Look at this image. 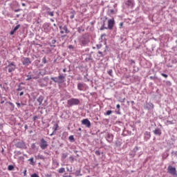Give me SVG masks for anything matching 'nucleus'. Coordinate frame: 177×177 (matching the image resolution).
I'll return each mask as SVG.
<instances>
[{
	"instance_id": "nucleus-1",
	"label": "nucleus",
	"mask_w": 177,
	"mask_h": 177,
	"mask_svg": "<svg viewBox=\"0 0 177 177\" xmlns=\"http://www.w3.org/2000/svg\"><path fill=\"white\" fill-rule=\"evenodd\" d=\"M68 104L69 106H76L77 104H80V100L77 98H71L68 100Z\"/></svg>"
},
{
	"instance_id": "nucleus-2",
	"label": "nucleus",
	"mask_w": 177,
	"mask_h": 177,
	"mask_svg": "<svg viewBox=\"0 0 177 177\" xmlns=\"http://www.w3.org/2000/svg\"><path fill=\"white\" fill-rule=\"evenodd\" d=\"M7 68H8V73H12V71H15L16 70V65L15 64V62L10 63Z\"/></svg>"
},
{
	"instance_id": "nucleus-3",
	"label": "nucleus",
	"mask_w": 177,
	"mask_h": 177,
	"mask_svg": "<svg viewBox=\"0 0 177 177\" xmlns=\"http://www.w3.org/2000/svg\"><path fill=\"white\" fill-rule=\"evenodd\" d=\"M40 147L42 150H45L48 147V142L44 138L40 141Z\"/></svg>"
},
{
	"instance_id": "nucleus-4",
	"label": "nucleus",
	"mask_w": 177,
	"mask_h": 177,
	"mask_svg": "<svg viewBox=\"0 0 177 177\" xmlns=\"http://www.w3.org/2000/svg\"><path fill=\"white\" fill-rule=\"evenodd\" d=\"M82 125H85L86 128H91V121L88 119H84L82 120Z\"/></svg>"
},
{
	"instance_id": "nucleus-5",
	"label": "nucleus",
	"mask_w": 177,
	"mask_h": 177,
	"mask_svg": "<svg viewBox=\"0 0 177 177\" xmlns=\"http://www.w3.org/2000/svg\"><path fill=\"white\" fill-rule=\"evenodd\" d=\"M22 63L24 66H30V64H31V61H30L29 58L24 57L22 59Z\"/></svg>"
},
{
	"instance_id": "nucleus-6",
	"label": "nucleus",
	"mask_w": 177,
	"mask_h": 177,
	"mask_svg": "<svg viewBox=\"0 0 177 177\" xmlns=\"http://www.w3.org/2000/svg\"><path fill=\"white\" fill-rule=\"evenodd\" d=\"M59 29H60L61 34H68V32H70V31H68V29H67L66 26H64V27L60 26Z\"/></svg>"
},
{
	"instance_id": "nucleus-7",
	"label": "nucleus",
	"mask_w": 177,
	"mask_h": 177,
	"mask_svg": "<svg viewBox=\"0 0 177 177\" xmlns=\"http://www.w3.org/2000/svg\"><path fill=\"white\" fill-rule=\"evenodd\" d=\"M168 171L171 175H176V169L175 167H172L171 166H169L168 167Z\"/></svg>"
},
{
	"instance_id": "nucleus-8",
	"label": "nucleus",
	"mask_w": 177,
	"mask_h": 177,
	"mask_svg": "<svg viewBox=\"0 0 177 177\" xmlns=\"http://www.w3.org/2000/svg\"><path fill=\"white\" fill-rule=\"evenodd\" d=\"M17 147H19V149H27V146L24 142H19L17 143Z\"/></svg>"
},
{
	"instance_id": "nucleus-9",
	"label": "nucleus",
	"mask_w": 177,
	"mask_h": 177,
	"mask_svg": "<svg viewBox=\"0 0 177 177\" xmlns=\"http://www.w3.org/2000/svg\"><path fill=\"white\" fill-rule=\"evenodd\" d=\"M108 27L109 30H111L114 27V19H109L108 21Z\"/></svg>"
},
{
	"instance_id": "nucleus-10",
	"label": "nucleus",
	"mask_w": 177,
	"mask_h": 177,
	"mask_svg": "<svg viewBox=\"0 0 177 177\" xmlns=\"http://www.w3.org/2000/svg\"><path fill=\"white\" fill-rule=\"evenodd\" d=\"M153 108L154 105L153 104V103L149 102L147 104V109H148V110H153Z\"/></svg>"
},
{
	"instance_id": "nucleus-11",
	"label": "nucleus",
	"mask_w": 177,
	"mask_h": 177,
	"mask_svg": "<svg viewBox=\"0 0 177 177\" xmlns=\"http://www.w3.org/2000/svg\"><path fill=\"white\" fill-rule=\"evenodd\" d=\"M37 102H38L39 106H41V104H42V102H44V97L43 96H39L37 98Z\"/></svg>"
},
{
	"instance_id": "nucleus-12",
	"label": "nucleus",
	"mask_w": 177,
	"mask_h": 177,
	"mask_svg": "<svg viewBox=\"0 0 177 177\" xmlns=\"http://www.w3.org/2000/svg\"><path fill=\"white\" fill-rule=\"evenodd\" d=\"M77 89H79V91H84V84L82 83H79L77 84Z\"/></svg>"
},
{
	"instance_id": "nucleus-13",
	"label": "nucleus",
	"mask_w": 177,
	"mask_h": 177,
	"mask_svg": "<svg viewBox=\"0 0 177 177\" xmlns=\"http://www.w3.org/2000/svg\"><path fill=\"white\" fill-rule=\"evenodd\" d=\"M155 135H161V130L160 129H156L153 131Z\"/></svg>"
},
{
	"instance_id": "nucleus-14",
	"label": "nucleus",
	"mask_w": 177,
	"mask_h": 177,
	"mask_svg": "<svg viewBox=\"0 0 177 177\" xmlns=\"http://www.w3.org/2000/svg\"><path fill=\"white\" fill-rule=\"evenodd\" d=\"M59 174H64V172H66V169H64V167L60 168L58 170Z\"/></svg>"
},
{
	"instance_id": "nucleus-15",
	"label": "nucleus",
	"mask_w": 177,
	"mask_h": 177,
	"mask_svg": "<svg viewBox=\"0 0 177 177\" xmlns=\"http://www.w3.org/2000/svg\"><path fill=\"white\" fill-rule=\"evenodd\" d=\"M14 169H15V167H13V165H9L8 167V171H13Z\"/></svg>"
},
{
	"instance_id": "nucleus-16",
	"label": "nucleus",
	"mask_w": 177,
	"mask_h": 177,
	"mask_svg": "<svg viewBox=\"0 0 177 177\" xmlns=\"http://www.w3.org/2000/svg\"><path fill=\"white\" fill-rule=\"evenodd\" d=\"M29 161H30V165H34V158H30L29 159Z\"/></svg>"
},
{
	"instance_id": "nucleus-17",
	"label": "nucleus",
	"mask_w": 177,
	"mask_h": 177,
	"mask_svg": "<svg viewBox=\"0 0 177 177\" xmlns=\"http://www.w3.org/2000/svg\"><path fill=\"white\" fill-rule=\"evenodd\" d=\"M18 28H20V25H17V26L14 28L13 30H14V31H17Z\"/></svg>"
},
{
	"instance_id": "nucleus-18",
	"label": "nucleus",
	"mask_w": 177,
	"mask_h": 177,
	"mask_svg": "<svg viewBox=\"0 0 177 177\" xmlns=\"http://www.w3.org/2000/svg\"><path fill=\"white\" fill-rule=\"evenodd\" d=\"M108 74L109 75H111V77H113V70H109L108 71Z\"/></svg>"
},
{
	"instance_id": "nucleus-19",
	"label": "nucleus",
	"mask_w": 177,
	"mask_h": 177,
	"mask_svg": "<svg viewBox=\"0 0 177 177\" xmlns=\"http://www.w3.org/2000/svg\"><path fill=\"white\" fill-rule=\"evenodd\" d=\"M51 80L54 81V82H57V77H51Z\"/></svg>"
},
{
	"instance_id": "nucleus-20",
	"label": "nucleus",
	"mask_w": 177,
	"mask_h": 177,
	"mask_svg": "<svg viewBox=\"0 0 177 177\" xmlns=\"http://www.w3.org/2000/svg\"><path fill=\"white\" fill-rule=\"evenodd\" d=\"M69 140H71V142L74 141V136H69Z\"/></svg>"
},
{
	"instance_id": "nucleus-21",
	"label": "nucleus",
	"mask_w": 177,
	"mask_h": 177,
	"mask_svg": "<svg viewBox=\"0 0 177 177\" xmlns=\"http://www.w3.org/2000/svg\"><path fill=\"white\" fill-rule=\"evenodd\" d=\"M57 128H59V125H57V124H55L54 131H57Z\"/></svg>"
},
{
	"instance_id": "nucleus-22",
	"label": "nucleus",
	"mask_w": 177,
	"mask_h": 177,
	"mask_svg": "<svg viewBox=\"0 0 177 177\" xmlns=\"http://www.w3.org/2000/svg\"><path fill=\"white\" fill-rule=\"evenodd\" d=\"M32 77H31V75H28L27 76V79L26 81H30V80H31Z\"/></svg>"
},
{
	"instance_id": "nucleus-23",
	"label": "nucleus",
	"mask_w": 177,
	"mask_h": 177,
	"mask_svg": "<svg viewBox=\"0 0 177 177\" xmlns=\"http://www.w3.org/2000/svg\"><path fill=\"white\" fill-rule=\"evenodd\" d=\"M112 111H107L106 113V115H110L111 114Z\"/></svg>"
},
{
	"instance_id": "nucleus-24",
	"label": "nucleus",
	"mask_w": 177,
	"mask_h": 177,
	"mask_svg": "<svg viewBox=\"0 0 177 177\" xmlns=\"http://www.w3.org/2000/svg\"><path fill=\"white\" fill-rule=\"evenodd\" d=\"M31 177H39V176H38V174H32L31 176H30Z\"/></svg>"
},
{
	"instance_id": "nucleus-25",
	"label": "nucleus",
	"mask_w": 177,
	"mask_h": 177,
	"mask_svg": "<svg viewBox=\"0 0 177 177\" xmlns=\"http://www.w3.org/2000/svg\"><path fill=\"white\" fill-rule=\"evenodd\" d=\"M67 153H63L62 154V158H67Z\"/></svg>"
},
{
	"instance_id": "nucleus-26",
	"label": "nucleus",
	"mask_w": 177,
	"mask_h": 177,
	"mask_svg": "<svg viewBox=\"0 0 177 177\" xmlns=\"http://www.w3.org/2000/svg\"><path fill=\"white\" fill-rule=\"evenodd\" d=\"M161 75H162V77H165V78H167V77H168V75L165 74V73H162Z\"/></svg>"
},
{
	"instance_id": "nucleus-27",
	"label": "nucleus",
	"mask_w": 177,
	"mask_h": 177,
	"mask_svg": "<svg viewBox=\"0 0 177 177\" xmlns=\"http://www.w3.org/2000/svg\"><path fill=\"white\" fill-rule=\"evenodd\" d=\"M63 78H64V77L63 76V75H60L59 76V80H63Z\"/></svg>"
},
{
	"instance_id": "nucleus-28",
	"label": "nucleus",
	"mask_w": 177,
	"mask_h": 177,
	"mask_svg": "<svg viewBox=\"0 0 177 177\" xmlns=\"http://www.w3.org/2000/svg\"><path fill=\"white\" fill-rule=\"evenodd\" d=\"M48 15L51 17H53V12H49Z\"/></svg>"
},
{
	"instance_id": "nucleus-29",
	"label": "nucleus",
	"mask_w": 177,
	"mask_h": 177,
	"mask_svg": "<svg viewBox=\"0 0 177 177\" xmlns=\"http://www.w3.org/2000/svg\"><path fill=\"white\" fill-rule=\"evenodd\" d=\"M15 32H16V31H15L14 30H12V31L10 32V35H13V34H15Z\"/></svg>"
},
{
	"instance_id": "nucleus-30",
	"label": "nucleus",
	"mask_w": 177,
	"mask_h": 177,
	"mask_svg": "<svg viewBox=\"0 0 177 177\" xmlns=\"http://www.w3.org/2000/svg\"><path fill=\"white\" fill-rule=\"evenodd\" d=\"M95 154H97V156H100V152L99 151H97L95 152Z\"/></svg>"
},
{
	"instance_id": "nucleus-31",
	"label": "nucleus",
	"mask_w": 177,
	"mask_h": 177,
	"mask_svg": "<svg viewBox=\"0 0 177 177\" xmlns=\"http://www.w3.org/2000/svg\"><path fill=\"white\" fill-rule=\"evenodd\" d=\"M24 176H26V175H27V170H24Z\"/></svg>"
},
{
	"instance_id": "nucleus-32",
	"label": "nucleus",
	"mask_w": 177,
	"mask_h": 177,
	"mask_svg": "<svg viewBox=\"0 0 177 177\" xmlns=\"http://www.w3.org/2000/svg\"><path fill=\"white\" fill-rule=\"evenodd\" d=\"M23 95H24V92H21V93H19V96H23Z\"/></svg>"
},
{
	"instance_id": "nucleus-33",
	"label": "nucleus",
	"mask_w": 177,
	"mask_h": 177,
	"mask_svg": "<svg viewBox=\"0 0 177 177\" xmlns=\"http://www.w3.org/2000/svg\"><path fill=\"white\" fill-rule=\"evenodd\" d=\"M116 107H117V109H120V104H117Z\"/></svg>"
},
{
	"instance_id": "nucleus-34",
	"label": "nucleus",
	"mask_w": 177,
	"mask_h": 177,
	"mask_svg": "<svg viewBox=\"0 0 177 177\" xmlns=\"http://www.w3.org/2000/svg\"><path fill=\"white\" fill-rule=\"evenodd\" d=\"M110 12H111V13H113V12H114V10H110Z\"/></svg>"
},
{
	"instance_id": "nucleus-35",
	"label": "nucleus",
	"mask_w": 177,
	"mask_h": 177,
	"mask_svg": "<svg viewBox=\"0 0 177 177\" xmlns=\"http://www.w3.org/2000/svg\"><path fill=\"white\" fill-rule=\"evenodd\" d=\"M37 157H38V158H42L41 156H38Z\"/></svg>"
},
{
	"instance_id": "nucleus-36",
	"label": "nucleus",
	"mask_w": 177,
	"mask_h": 177,
	"mask_svg": "<svg viewBox=\"0 0 177 177\" xmlns=\"http://www.w3.org/2000/svg\"><path fill=\"white\" fill-rule=\"evenodd\" d=\"M71 19H74V15L71 16Z\"/></svg>"
},
{
	"instance_id": "nucleus-37",
	"label": "nucleus",
	"mask_w": 177,
	"mask_h": 177,
	"mask_svg": "<svg viewBox=\"0 0 177 177\" xmlns=\"http://www.w3.org/2000/svg\"><path fill=\"white\" fill-rule=\"evenodd\" d=\"M63 72H64V73H66V68H64V69H63Z\"/></svg>"
},
{
	"instance_id": "nucleus-38",
	"label": "nucleus",
	"mask_w": 177,
	"mask_h": 177,
	"mask_svg": "<svg viewBox=\"0 0 177 177\" xmlns=\"http://www.w3.org/2000/svg\"><path fill=\"white\" fill-rule=\"evenodd\" d=\"M73 48V46H69V48L71 49Z\"/></svg>"
},
{
	"instance_id": "nucleus-39",
	"label": "nucleus",
	"mask_w": 177,
	"mask_h": 177,
	"mask_svg": "<svg viewBox=\"0 0 177 177\" xmlns=\"http://www.w3.org/2000/svg\"><path fill=\"white\" fill-rule=\"evenodd\" d=\"M64 177H71V176H65Z\"/></svg>"
},
{
	"instance_id": "nucleus-40",
	"label": "nucleus",
	"mask_w": 177,
	"mask_h": 177,
	"mask_svg": "<svg viewBox=\"0 0 177 177\" xmlns=\"http://www.w3.org/2000/svg\"><path fill=\"white\" fill-rule=\"evenodd\" d=\"M15 12H19V10H15Z\"/></svg>"
},
{
	"instance_id": "nucleus-41",
	"label": "nucleus",
	"mask_w": 177,
	"mask_h": 177,
	"mask_svg": "<svg viewBox=\"0 0 177 177\" xmlns=\"http://www.w3.org/2000/svg\"><path fill=\"white\" fill-rule=\"evenodd\" d=\"M120 27H122V23H120Z\"/></svg>"
},
{
	"instance_id": "nucleus-42",
	"label": "nucleus",
	"mask_w": 177,
	"mask_h": 177,
	"mask_svg": "<svg viewBox=\"0 0 177 177\" xmlns=\"http://www.w3.org/2000/svg\"><path fill=\"white\" fill-rule=\"evenodd\" d=\"M34 120H37V116H35V117L34 118Z\"/></svg>"
},
{
	"instance_id": "nucleus-43",
	"label": "nucleus",
	"mask_w": 177,
	"mask_h": 177,
	"mask_svg": "<svg viewBox=\"0 0 177 177\" xmlns=\"http://www.w3.org/2000/svg\"><path fill=\"white\" fill-rule=\"evenodd\" d=\"M131 103H132V104H134V103H135V102H133V101H131Z\"/></svg>"
},
{
	"instance_id": "nucleus-44",
	"label": "nucleus",
	"mask_w": 177,
	"mask_h": 177,
	"mask_svg": "<svg viewBox=\"0 0 177 177\" xmlns=\"http://www.w3.org/2000/svg\"><path fill=\"white\" fill-rule=\"evenodd\" d=\"M22 5H23V6H25V4H24V3H23Z\"/></svg>"
},
{
	"instance_id": "nucleus-45",
	"label": "nucleus",
	"mask_w": 177,
	"mask_h": 177,
	"mask_svg": "<svg viewBox=\"0 0 177 177\" xmlns=\"http://www.w3.org/2000/svg\"><path fill=\"white\" fill-rule=\"evenodd\" d=\"M52 135H53V133L50 134V136H52Z\"/></svg>"
},
{
	"instance_id": "nucleus-46",
	"label": "nucleus",
	"mask_w": 177,
	"mask_h": 177,
	"mask_svg": "<svg viewBox=\"0 0 177 177\" xmlns=\"http://www.w3.org/2000/svg\"><path fill=\"white\" fill-rule=\"evenodd\" d=\"M43 60H46V59L44 58V59H43Z\"/></svg>"
},
{
	"instance_id": "nucleus-47",
	"label": "nucleus",
	"mask_w": 177,
	"mask_h": 177,
	"mask_svg": "<svg viewBox=\"0 0 177 177\" xmlns=\"http://www.w3.org/2000/svg\"><path fill=\"white\" fill-rule=\"evenodd\" d=\"M18 91H20V88H18Z\"/></svg>"
},
{
	"instance_id": "nucleus-48",
	"label": "nucleus",
	"mask_w": 177,
	"mask_h": 177,
	"mask_svg": "<svg viewBox=\"0 0 177 177\" xmlns=\"http://www.w3.org/2000/svg\"><path fill=\"white\" fill-rule=\"evenodd\" d=\"M79 131H81V129H79Z\"/></svg>"
}]
</instances>
